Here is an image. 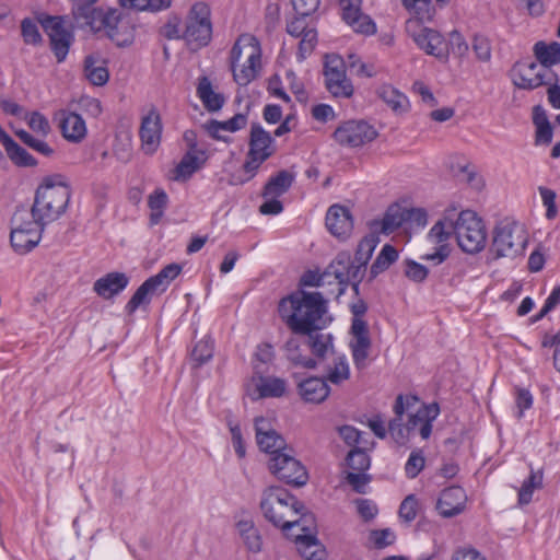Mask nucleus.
<instances>
[{"instance_id":"nucleus-1","label":"nucleus","mask_w":560,"mask_h":560,"mask_svg":"<svg viewBox=\"0 0 560 560\" xmlns=\"http://www.w3.org/2000/svg\"><path fill=\"white\" fill-rule=\"evenodd\" d=\"M278 312L293 335L283 346L287 360L307 370L323 364L334 350L332 335L323 332L334 320L324 294L299 289L280 300Z\"/></svg>"},{"instance_id":"nucleus-2","label":"nucleus","mask_w":560,"mask_h":560,"mask_svg":"<svg viewBox=\"0 0 560 560\" xmlns=\"http://www.w3.org/2000/svg\"><path fill=\"white\" fill-rule=\"evenodd\" d=\"M70 198L71 188L63 175L45 176L35 191L33 214L38 222L49 224L66 212Z\"/></svg>"},{"instance_id":"nucleus-3","label":"nucleus","mask_w":560,"mask_h":560,"mask_svg":"<svg viewBox=\"0 0 560 560\" xmlns=\"http://www.w3.org/2000/svg\"><path fill=\"white\" fill-rule=\"evenodd\" d=\"M260 509L266 520L285 534V524L305 510V505L288 490L272 486L264 491Z\"/></svg>"},{"instance_id":"nucleus-4","label":"nucleus","mask_w":560,"mask_h":560,"mask_svg":"<svg viewBox=\"0 0 560 560\" xmlns=\"http://www.w3.org/2000/svg\"><path fill=\"white\" fill-rule=\"evenodd\" d=\"M261 50L253 36L242 35L231 49L230 60L234 81L242 86L252 82L260 69Z\"/></svg>"},{"instance_id":"nucleus-5","label":"nucleus","mask_w":560,"mask_h":560,"mask_svg":"<svg viewBox=\"0 0 560 560\" xmlns=\"http://www.w3.org/2000/svg\"><path fill=\"white\" fill-rule=\"evenodd\" d=\"M526 244L527 237L523 226L505 218L493 228L489 253L494 259L514 258L523 253Z\"/></svg>"},{"instance_id":"nucleus-6","label":"nucleus","mask_w":560,"mask_h":560,"mask_svg":"<svg viewBox=\"0 0 560 560\" xmlns=\"http://www.w3.org/2000/svg\"><path fill=\"white\" fill-rule=\"evenodd\" d=\"M455 236L458 246L468 254L485 248L487 234L482 220L471 210H463L455 219Z\"/></svg>"},{"instance_id":"nucleus-7","label":"nucleus","mask_w":560,"mask_h":560,"mask_svg":"<svg viewBox=\"0 0 560 560\" xmlns=\"http://www.w3.org/2000/svg\"><path fill=\"white\" fill-rule=\"evenodd\" d=\"M212 24L210 21V8L205 2L195 3L187 16L183 38L192 49L207 46L211 40Z\"/></svg>"},{"instance_id":"nucleus-8","label":"nucleus","mask_w":560,"mask_h":560,"mask_svg":"<svg viewBox=\"0 0 560 560\" xmlns=\"http://www.w3.org/2000/svg\"><path fill=\"white\" fill-rule=\"evenodd\" d=\"M292 447L270 456L268 468L279 480L294 487H302L308 480L306 468L294 457Z\"/></svg>"},{"instance_id":"nucleus-9","label":"nucleus","mask_w":560,"mask_h":560,"mask_svg":"<svg viewBox=\"0 0 560 560\" xmlns=\"http://www.w3.org/2000/svg\"><path fill=\"white\" fill-rule=\"evenodd\" d=\"M104 28L107 36L118 47H126L132 44L135 38V27L128 14L119 9L109 8L103 16L102 23H98V30Z\"/></svg>"},{"instance_id":"nucleus-10","label":"nucleus","mask_w":560,"mask_h":560,"mask_svg":"<svg viewBox=\"0 0 560 560\" xmlns=\"http://www.w3.org/2000/svg\"><path fill=\"white\" fill-rule=\"evenodd\" d=\"M323 74L325 86L335 97H350L353 94V86L346 77L343 59L338 55H326Z\"/></svg>"},{"instance_id":"nucleus-11","label":"nucleus","mask_w":560,"mask_h":560,"mask_svg":"<svg viewBox=\"0 0 560 560\" xmlns=\"http://www.w3.org/2000/svg\"><path fill=\"white\" fill-rule=\"evenodd\" d=\"M40 24L49 37L50 48L57 61H65L74 40L73 33L66 27L65 18L46 15L40 20Z\"/></svg>"},{"instance_id":"nucleus-12","label":"nucleus","mask_w":560,"mask_h":560,"mask_svg":"<svg viewBox=\"0 0 560 560\" xmlns=\"http://www.w3.org/2000/svg\"><path fill=\"white\" fill-rule=\"evenodd\" d=\"M377 135L375 128L366 121L348 120L335 130L332 137L340 145L357 148L372 142Z\"/></svg>"},{"instance_id":"nucleus-13","label":"nucleus","mask_w":560,"mask_h":560,"mask_svg":"<svg viewBox=\"0 0 560 560\" xmlns=\"http://www.w3.org/2000/svg\"><path fill=\"white\" fill-rule=\"evenodd\" d=\"M552 81H558V78L551 69L532 61L520 65L518 78L514 80V84L520 89L534 90Z\"/></svg>"},{"instance_id":"nucleus-14","label":"nucleus","mask_w":560,"mask_h":560,"mask_svg":"<svg viewBox=\"0 0 560 560\" xmlns=\"http://www.w3.org/2000/svg\"><path fill=\"white\" fill-rule=\"evenodd\" d=\"M350 334L352 340L350 341V349L357 369L362 370L365 368V361L372 346L368 323L364 319H355L351 322Z\"/></svg>"},{"instance_id":"nucleus-15","label":"nucleus","mask_w":560,"mask_h":560,"mask_svg":"<svg viewBox=\"0 0 560 560\" xmlns=\"http://www.w3.org/2000/svg\"><path fill=\"white\" fill-rule=\"evenodd\" d=\"M362 0H340L342 20L354 32L363 35H372L376 32L375 23L361 11Z\"/></svg>"},{"instance_id":"nucleus-16","label":"nucleus","mask_w":560,"mask_h":560,"mask_svg":"<svg viewBox=\"0 0 560 560\" xmlns=\"http://www.w3.org/2000/svg\"><path fill=\"white\" fill-rule=\"evenodd\" d=\"M162 133V120L159 112L153 107L142 118L140 126L141 147L145 154L152 155L159 148Z\"/></svg>"},{"instance_id":"nucleus-17","label":"nucleus","mask_w":560,"mask_h":560,"mask_svg":"<svg viewBox=\"0 0 560 560\" xmlns=\"http://www.w3.org/2000/svg\"><path fill=\"white\" fill-rule=\"evenodd\" d=\"M466 501L465 490L459 486H452L441 492L435 509L442 517L451 518L464 512Z\"/></svg>"},{"instance_id":"nucleus-18","label":"nucleus","mask_w":560,"mask_h":560,"mask_svg":"<svg viewBox=\"0 0 560 560\" xmlns=\"http://www.w3.org/2000/svg\"><path fill=\"white\" fill-rule=\"evenodd\" d=\"M440 413V407L436 402L430 405H422L415 412L408 413V421L406 423L407 439L409 433L419 428V433L422 439L427 440L432 433V422Z\"/></svg>"},{"instance_id":"nucleus-19","label":"nucleus","mask_w":560,"mask_h":560,"mask_svg":"<svg viewBox=\"0 0 560 560\" xmlns=\"http://www.w3.org/2000/svg\"><path fill=\"white\" fill-rule=\"evenodd\" d=\"M326 226L338 238H347L353 229L350 210L340 205H332L326 213Z\"/></svg>"},{"instance_id":"nucleus-20","label":"nucleus","mask_w":560,"mask_h":560,"mask_svg":"<svg viewBox=\"0 0 560 560\" xmlns=\"http://www.w3.org/2000/svg\"><path fill=\"white\" fill-rule=\"evenodd\" d=\"M412 37L416 44L428 55H432L441 60L447 58V44L438 31L423 27L418 33H415Z\"/></svg>"},{"instance_id":"nucleus-21","label":"nucleus","mask_w":560,"mask_h":560,"mask_svg":"<svg viewBox=\"0 0 560 560\" xmlns=\"http://www.w3.org/2000/svg\"><path fill=\"white\" fill-rule=\"evenodd\" d=\"M105 12L101 8H94L92 4L75 0L72 8L73 24L71 26L98 30V23H102Z\"/></svg>"},{"instance_id":"nucleus-22","label":"nucleus","mask_w":560,"mask_h":560,"mask_svg":"<svg viewBox=\"0 0 560 560\" xmlns=\"http://www.w3.org/2000/svg\"><path fill=\"white\" fill-rule=\"evenodd\" d=\"M276 152L275 140L259 124L254 122L250 127L248 156H262L266 161Z\"/></svg>"},{"instance_id":"nucleus-23","label":"nucleus","mask_w":560,"mask_h":560,"mask_svg":"<svg viewBox=\"0 0 560 560\" xmlns=\"http://www.w3.org/2000/svg\"><path fill=\"white\" fill-rule=\"evenodd\" d=\"M406 208L400 207L397 203L389 206L382 220H372L369 222L370 231L383 234H390L399 229L404 222H406Z\"/></svg>"},{"instance_id":"nucleus-24","label":"nucleus","mask_w":560,"mask_h":560,"mask_svg":"<svg viewBox=\"0 0 560 560\" xmlns=\"http://www.w3.org/2000/svg\"><path fill=\"white\" fill-rule=\"evenodd\" d=\"M351 261L352 257L348 252H340L325 269L327 278L334 277L337 280V296L342 295L347 290Z\"/></svg>"},{"instance_id":"nucleus-25","label":"nucleus","mask_w":560,"mask_h":560,"mask_svg":"<svg viewBox=\"0 0 560 560\" xmlns=\"http://www.w3.org/2000/svg\"><path fill=\"white\" fill-rule=\"evenodd\" d=\"M83 72L85 79L95 86L105 85L109 79L107 60L98 52L85 56Z\"/></svg>"},{"instance_id":"nucleus-26","label":"nucleus","mask_w":560,"mask_h":560,"mask_svg":"<svg viewBox=\"0 0 560 560\" xmlns=\"http://www.w3.org/2000/svg\"><path fill=\"white\" fill-rule=\"evenodd\" d=\"M129 283L124 272H109L94 282L93 290L101 298L108 300L120 293Z\"/></svg>"},{"instance_id":"nucleus-27","label":"nucleus","mask_w":560,"mask_h":560,"mask_svg":"<svg viewBox=\"0 0 560 560\" xmlns=\"http://www.w3.org/2000/svg\"><path fill=\"white\" fill-rule=\"evenodd\" d=\"M298 388L303 400L313 404L323 402L330 393V387L326 380L317 376H311L300 382Z\"/></svg>"},{"instance_id":"nucleus-28","label":"nucleus","mask_w":560,"mask_h":560,"mask_svg":"<svg viewBox=\"0 0 560 560\" xmlns=\"http://www.w3.org/2000/svg\"><path fill=\"white\" fill-rule=\"evenodd\" d=\"M325 380L329 381L335 385H339L342 382L349 380L350 369L345 354H339L332 350L328 353L326 361L324 362Z\"/></svg>"},{"instance_id":"nucleus-29","label":"nucleus","mask_w":560,"mask_h":560,"mask_svg":"<svg viewBox=\"0 0 560 560\" xmlns=\"http://www.w3.org/2000/svg\"><path fill=\"white\" fill-rule=\"evenodd\" d=\"M59 128L62 136L71 142H80L86 135L85 121L72 112H61Z\"/></svg>"},{"instance_id":"nucleus-30","label":"nucleus","mask_w":560,"mask_h":560,"mask_svg":"<svg viewBox=\"0 0 560 560\" xmlns=\"http://www.w3.org/2000/svg\"><path fill=\"white\" fill-rule=\"evenodd\" d=\"M294 544L296 550L305 560H326L327 558L325 546L314 534L296 535Z\"/></svg>"},{"instance_id":"nucleus-31","label":"nucleus","mask_w":560,"mask_h":560,"mask_svg":"<svg viewBox=\"0 0 560 560\" xmlns=\"http://www.w3.org/2000/svg\"><path fill=\"white\" fill-rule=\"evenodd\" d=\"M235 526L246 549L254 553L260 552L262 548V537L259 529L255 526L254 521L250 517H244L238 520Z\"/></svg>"},{"instance_id":"nucleus-32","label":"nucleus","mask_w":560,"mask_h":560,"mask_svg":"<svg viewBox=\"0 0 560 560\" xmlns=\"http://www.w3.org/2000/svg\"><path fill=\"white\" fill-rule=\"evenodd\" d=\"M287 532L285 536L295 540L296 535H310L317 534V525L315 515L308 511L303 510L298 516H294L292 521L285 524Z\"/></svg>"},{"instance_id":"nucleus-33","label":"nucleus","mask_w":560,"mask_h":560,"mask_svg":"<svg viewBox=\"0 0 560 560\" xmlns=\"http://www.w3.org/2000/svg\"><path fill=\"white\" fill-rule=\"evenodd\" d=\"M47 222H38L37 218L33 214V206L27 209L25 206H18L11 218L10 225L14 229L21 230H35L42 235Z\"/></svg>"},{"instance_id":"nucleus-34","label":"nucleus","mask_w":560,"mask_h":560,"mask_svg":"<svg viewBox=\"0 0 560 560\" xmlns=\"http://www.w3.org/2000/svg\"><path fill=\"white\" fill-rule=\"evenodd\" d=\"M40 238L42 235L38 231L11 228V246L19 254H25L33 249L39 243Z\"/></svg>"},{"instance_id":"nucleus-35","label":"nucleus","mask_w":560,"mask_h":560,"mask_svg":"<svg viewBox=\"0 0 560 560\" xmlns=\"http://www.w3.org/2000/svg\"><path fill=\"white\" fill-rule=\"evenodd\" d=\"M376 94L396 114L406 113L409 108L407 96L390 84L381 85Z\"/></svg>"},{"instance_id":"nucleus-36","label":"nucleus","mask_w":560,"mask_h":560,"mask_svg":"<svg viewBox=\"0 0 560 560\" xmlns=\"http://www.w3.org/2000/svg\"><path fill=\"white\" fill-rule=\"evenodd\" d=\"M246 124H247V116L245 114L240 113V114L234 115L231 119L225 120V121H219L215 119H211L203 127L213 139L226 141L225 138H223L222 136H220L218 133L219 130L235 132V131L244 128L246 126Z\"/></svg>"},{"instance_id":"nucleus-37","label":"nucleus","mask_w":560,"mask_h":560,"mask_svg":"<svg viewBox=\"0 0 560 560\" xmlns=\"http://www.w3.org/2000/svg\"><path fill=\"white\" fill-rule=\"evenodd\" d=\"M197 94L208 112H218L224 104V96L213 91L207 77L199 78Z\"/></svg>"},{"instance_id":"nucleus-38","label":"nucleus","mask_w":560,"mask_h":560,"mask_svg":"<svg viewBox=\"0 0 560 560\" xmlns=\"http://www.w3.org/2000/svg\"><path fill=\"white\" fill-rule=\"evenodd\" d=\"M294 182V174L282 170L270 177L262 189V197H279L287 192Z\"/></svg>"},{"instance_id":"nucleus-39","label":"nucleus","mask_w":560,"mask_h":560,"mask_svg":"<svg viewBox=\"0 0 560 560\" xmlns=\"http://www.w3.org/2000/svg\"><path fill=\"white\" fill-rule=\"evenodd\" d=\"M534 55L540 67L551 69L552 66L560 62V44L558 42H551L550 44L537 42L534 45Z\"/></svg>"},{"instance_id":"nucleus-40","label":"nucleus","mask_w":560,"mask_h":560,"mask_svg":"<svg viewBox=\"0 0 560 560\" xmlns=\"http://www.w3.org/2000/svg\"><path fill=\"white\" fill-rule=\"evenodd\" d=\"M397 258V249L390 244H385L370 268L368 282H372L380 273L387 270Z\"/></svg>"},{"instance_id":"nucleus-41","label":"nucleus","mask_w":560,"mask_h":560,"mask_svg":"<svg viewBox=\"0 0 560 560\" xmlns=\"http://www.w3.org/2000/svg\"><path fill=\"white\" fill-rule=\"evenodd\" d=\"M203 162L205 160H200L191 151H188L175 167V175L173 178L175 180L188 179L196 171H198L201 167Z\"/></svg>"},{"instance_id":"nucleus-42","label":"nucleus","mask_w":560,"mask_h":560,"mask_svg":"<svg viewBox=\"0 0 560 560\" xmlns=\"http://www.w3.org/2000/svg\"><path fill=\"white\" fill-rule=\"evenodd\" d=\"M182 266L173 262L166 265L159 273L149 278L159 293H163L168 288L170 283L179 276Z\"/></svg>"},{"instance_id":"nucleus-43","label":"nucleus","mask_w":560,"mask_h":560,"mask_svg":"<svg viewBox=\"0 0 560 560\" xmlns=\"http://www.w3.org/2000/svg\"><path fill=\"white\" fill-rule=\"evenodd\" d=\"M259 438H257V444L259 448L266 453H269L270 456L277 455L278 452H282L289 447L285 443V440L282 435H280L276 430L269 431V433H259Z\"/></svg>"},{"instance_id":"nucleus-44","label":"nucleus","mask_w":560,"mask_h":560,"mask_svg":"<svg viewBox=\"0 0 560 560\" xmlns=\"http://www.w3.org/2000/svg\"><path fill=\"white\" fill-rule=\"evenodd\" d=\"M378 242V235L371 231L370 234L360 241L352 261H355V264L359 265L368 266Z\"/></svg>"},{"instance_id":"nucleus-45","label":"nucleus","mask_w":560,"mask_h":560,"mask_svg":"<svg viewBox=\"0 0 560 560\" xmlns=\"http://www.w3.org/2000/svg\"><path fill=\"white\" fill-rule=\"evenodd\" d=\"M156 289L151 283L149 278L136 290L131 299L126 305L128 314H132L136 310L142 305H148L151 301L150 295L154 294Z\"/></svg>"},{"instance_id":"nucleus-46","label":"nucleus","mask_w":560,"mask_h":560,"mask_svg":"<svg viewBox=\"0 0 560 560\" xmlns=\"http://www.w3.org/2000/svg\"><path fill=\"white\" fill-rule=\"evenodd\" d=\"M455 220L451 211H447L443 219L439 220L430 230L429 236L436 243L447 241L453 234L455 235Z\"/></svg>"},{"instance_id":"nucleus-47","label":"nucleus","mask_w":560,"mask_h":560,"mask_svg":"<svg viewBox=\"0 0 560 560\" xmlns=\"http://www.w3.org/2000/svg\"><path fill=\"white\" fill-rule=\"evenodd\" d=\"M404 7L412 12L420 22H429L435 14L431 0H401Z\"/></svg>"},{"instance_id":"nucleus-48","label":"nucleus","mask_w":560,"mask_h":560,"mask_svg":"<svg viewBox=\"0 0 560 560\" xmlns=\"http://www.w3.org/2000/svg\"><path fill=\"white\" fill-rule=\"evenodd\" d=\"M285 388V381L279 377H260V384L257 385L259 397H281Z\"/></svg>"},{"instance_id":"nucleus-49","label":"nucleus","mask_w":560,"mask_h":560,"mask_svg":"<svg viewBox=\"0 0 560 560\" xmlns=\"http://www.w3.org/2000/svg\"><path fill=\"white\" fill-rule=\"evenodd\" d=\"M542 485V474L530 471L529 477L523 482L518 491V503L521 505L528 504L532 500L535 489H539Z\"/></svg>"},{"instance_id":"nucleus-50","label":"nucleus","mask_w":560,"mask_h":560,"mask_svg":"<svg viewBox=\"0 0 560 560\" xmlns=\"http://www.w3.org/2000/svg\"><path fill=\"white\" fill-rule=\"evenodd\" d=\"M124 9H133L137 11H160L171 5V0H119Z\"/></svg>"},{"instance_id":"nucleus-51","label":"nucleus","mask_w":560,"mask_h":560,"mask_svg":"<svg viewBox=\"0 0 560 560\" xmlns=\"http://www.w3.org/2000/svg\"><path fill=\"white\" fill-rule=\"evenodd\" d=\"M213 357V341L210 337H206L198 341L192 351L191 360L195 362V366L199 368L208 362Z\"/></svg>"},{"instance_id":"nucleus-52","label":"nucleus","mask_w":560,"mask_h":560,"mask_svg":"<svg viewBox=\"0 0 560 560\" xmlns=\"http://www.w3.org/2000/svg\"><path fill=\"white\" fill-rule=\"evenodd\" d=\"M15 135L25 145L45 156H51L55 152L54 149L47 142L35 138L30 132L23 129L16 130Z\"/></svg>"},{"instance_id":"nucleus-53","label":"nucleus","mask_w":560,"mask_h":560,"mask_svg":"<svg viewBox=\"0 0 560 560\" xmlns=\"http://www.w3.org/2000/svg\"><path fill=\"white\" fill-rule=\"evenodd\" d=\"M9 159L19 167H34L37 160L16 142L7 151Z\"/></svg>"},{"instance_id":"nucleus-54","label":"nucleus","mask_w":560,"mask_h":560,"mask_svg":"<svg viewBox=\"0 0 560 560\" xmlns=\"http://www.w3.org/2000/svg\"><path fill=\"white\" fill-rule=\"evenodd\" d=\"M346 462L349 468H351L353 471L360 472L368 470L371 465L370 456L364 450L360 447L352 448L348 453Z\"/></svg>"},{"instance_id":"nucleus-55","label":"nucleus","mask_w":560,"mask_h":560,"mask_svg":"<svg viewBox=\"0 0 560 560\" xmlns=\"http://www.w3.org/2000/svg\"><path fill=\"white\" fill-rule=\"evenodd\" d=\"M425 458L421 450H415L411 452L406 465L405 472L410 479L416 478L424 468Z\"/></svg>"},{"instance_id":"nucleus-56","label":"nucleus","mask_w":560,"mask_h":560,"mask_svg":"<svg viewBox=\"0 0 560 560\" xmlns=\"http://www.w3.org/2000/svg\"><path fill=\"white\" fill-rule=\"evenodd\" d=\"M21 33L26 44L38 45L43 40L36 23L31 19H24L22 21Z\"/></svg>"},{"instance_id":"nucleus-57","label":"nucleus","mask_w":560,"mask_h":560,"mask_svg":"<svg viewBox=\"0 0 560 560\" xmlns=\"http://www.w3.org/2000/svg\"><path fill=\"white\" fill-rule=\"evenodd\" d=\"M388 432L398 445L407 443L406 424H402V417L395 416L388 423Z\"/></svg>"},{"instance_id":"nucleus-58","label":"nucleus","mask_w":560,"mask_h":560,"mask_svg":"<svg viewBox=\"0 0 560 560\" xmlns=\"http://www.w3.org/2000/svg\"><path fill=\"white\" fill-rule=\"evenodd\" d=\"M28 127L36 133L46 137L51 128L48 119L39 112H33L27 120Z\"/></svg>"},{"instance_id":"nucleus-59","label":"nucleus","mask_w":560,"mask_h":560,"mask_svg":"<svg viewBox=\"0 0 560 560\" xmlns=\"http://www.w3.org/2000/svg\"><path fill=\"white\" fill-rule=\"evenodd\" d=\"M418 512V500L415 494L407 495L399 506V516L410 523L417 516Z\"/></svg>"},{"instance_id":"nucleus-60","label":"nucleus","mask_w":560,"mask_h":560,"mask_svg":"<svg viewBox=\"0 0 560 560\" xmlns=\"http://www.w3.org/2000/svg\"><path fill=\"white\" fill-rule=\"evenodd\" d=\"M326 283H330L326 276V271L319 273L317 271L307 270L305 271L299 281V287H323Z\"/></svg>"},{"instance_id":"nucleus-61","label":"nucleus","mask_w":560,"mask_h":560,"mask_svg":"<svg viewBox=\"0 0 560 560\" xmlns=\"http://www.w3.org/2000/svg\"><path fill=\"white\" fill-rule=\"evenodd\" d=\"M405 266V276L415 282H422L428 277V269L423 265L407 259Z\"/></svg>"},{"instance_id":"nucleus-62","label":"nucleus","mask_w":560,"mask_h":560,"mask_svg":"<svg viewBox=\"0 0 560 560\" xmlns=\"http://www.w3.org/2000/svg\"><path fill=\"white\" fill-rule=\"evenodd\" d=\"M472 49L480 61H489L491 58V46L488 38L481 35H475L472 39Z\"/></svg>"},{"instance_id":"nucleus-63","label":"nucleus","mask_w":560,"mask_h":560,"mask_svg":"<svg viewBox=\"0 0 560 560\" xmlns=\"http://www.w3.org/2000/svg\"><path fill=\"white\" fill-rule=\"evenodd\" d=\"M538 190L540 192L542 203L546 206V217L547 219L551 220L557 217L558 209L556 206V192L547 187L540 186L538 187Z\"/></svg>"},{"instance_id":"nucleus-64","label":"nucleus","mask_w":560,"mask_h":560,"mask_svg":"<svg viewBox=\"0 0 560 560\" xmlns=\"http://www.w3.org/2000/svg\"><path fill=\"white\" fill-rule=\"evenodd\" d=\"M346 480L355 492L365 493V486L371 481V476L366 475L365 471H349Z\"/></svg>"}]
</instances>
